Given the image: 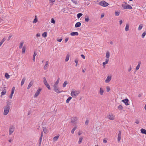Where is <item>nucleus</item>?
<instances>
[{"mask_svg": "<svg viewBox=\"0 0 146 146\" xmlns=\"http://www.w3.org/2000/svg\"><path fill=\"white\" fill-rule=\"evenodd\" d=\"M9 104L7 102V105L4 107L3 115H6L9 113L10 109V107L9 106Z\"/></svg>", "mask_w": 146, "mask_h": 146, "instance_id": "obj_1", "label": "nucleus"}, {"mask_svg": "<svg viewBox=\"0 0 146 146\" xmlns=\"http://www.w3.org/2000/svg\"><path fill=\"white\" fill-rule=\"evenodd\" d=\"M80 92L79 91H76L74 90H72L71 93V95L73 98H75L79 94Z\"/></svg>", "mask_w": 146, "mask_h": 146, "instance_id": "obj_2", "label": "nucleus"}, {"mask_svg": "<svg viewBox=\"0 0 146 146\" xmlns=\"http://www.w3.org/2000/svg\"><path fill=\"white\" fill-rule=\"evenodd\" d=\"M53 90L57 93H59L62 92V90H60L58 86H53Z\"/></svg>", "mask_w": 146, "mask_h": 146, "instance_id": "obj_3", "label": "nucleus"}, {"mask_svg": "<svg viewBox=\"0 0 146 146\" xmlns=\"http://www.w3.org/2000/svg\"><path fill=\"white\" fill-rule=\"evenodd\" d=\"M108 119L110 120H113L115 119V115L112 113L108 114L107 116Z\"/></svg>", "mask_w": 146, "mask_h": 146, "instance_id": "obj_4", "label": "nucleus"}, {"mask_svg": "<svg viewBox=\"0 0 146 146\" xmlns=\"http://www.w3.org/2000/svg\"><path fill=\"white\" fill-rule=\"evenodd\" d=\"M99 5L102 6L106 7L109 5V4L108 3L106 2L105 1H100L99 3Z\"/></svg>", "mask_w": 146, "mask_h": 146, "instance_id": "obj_5", "label": "nucleus"}, {"mask_svg": "<svg viewBox=\"0 0 146 146\" xmlns=\"http://www.w3.org/2000/svg\"><path fill=\"white\" fill-rule=\"evenodd\" d=\"M15 127L13 126H10L9 129V135H11L14 132L15 130Z\"/></svg>", "mask_w": 146, "mask_h": 146, "instance_id": "obj_6", "label": "nucleus"}, {"mask_svg": "<svg viewBox=\"0 0 146 146\" xmlns=\"http://www.w3.org/2000/svg\"><path fill=\"white\" fill-rule=\"evenodd\" d=\"M122 7L124 9H132V7L130 5H125L124 4H122Z\"/></svg>", "mask_w": 146, "mask_h": 146, "instance_id": "obj_7", "label": "nucleus"}, {"mask_svg": "<svg viewBox=\"0 0 146 146\" xmlns=\"http://www.w3.org/2000/svg\"><path fill=\"white\" fill-rule=\"evenodd\" d=\"M41 89L39 88L37 90L36 92L35 93V95L34 96V98L36 97L40 94V92L41 91Z\"/></svg>", "mask_w": 146, "mask_h": 146, "instance_id": "obj_8", "label": "nucleus"}, {"mask_svg": "<svg viewBox=\"0 0 146 146\" xmlns=\"http://www.w3.org/2000/svg\"><path fill=\"white\" fill-rule=\"evenodd\" d=\"M111 76H108L105 80V82L106 83H108L111 80Z\"/></svg>", "mask_w": 146, "mask_h": 146, "instance_id": "obj_9", "label": "nucleus"}, {"mask_svg": "<svg viewBox=\"0 0 146 146\" xmlns=\"http://www.w3.org/2000/svg\"><path fill=\"white\" fill-rule=\"evenodd\" d=\"M121 131H119L118 135L117 141L118 142H119L121 140Z\"/></svg>", "mask_w": 146, "mask_h": 146, "instance_id": "obj_10", "label": "nucleus"}, {"mask_svg": "<svg viewBox=\"0 0 146 146\" xmlns=\"http://www.w3.org/2000/svg\"><path fill=\"white\" fill-rule=\"evenodd\" d=\"M122 101L124 103L126 106H128L129 104L128 103L129 100L127 99H125L124 100H123Z\"/></svg>", "mask_w": 146, "mask_h": 146, "instance_id": "obj_11", "label": "nucleus"}, {"mask_svg": "<svg viewBox=\"0 0 146 146\" xmlns=\"http://www.w3.org/2000/svg\"><path fill=\"white\" fill-rule=\"evenodd\" d=\"M104 92V89L102 87L100 88L99 90V94L101 95H102Z\"/></svg>", "mask_w": 146, "mask_h": 146, "instance_id": "obj_12", "label": "nucleus"}, {"mask_svg": "<svg viewBox=\"0 0 146 146\" xmlns=\"http://www.w3.org/2000/svg\"><path fill=\"white\" fill-rule=\"evenodd\" d=\"M48 62L47 61L46 62L45 64L44 67V68L45 70H47L48 67Z\"/></svg>", "mask_w": 146, "mask_h": 146, "instance_id": "obj_13", "label": "nucleus"}, {"mask_svg": "<svg viewBox=\"0 0 146 146\" xmlns=\"http://www.w3.org/2000/svg\"><path fill=\"white\" fill-rule=\"evenodd\" d=\"M33 84V80H31L28 86L27 87V89H29L32 86Z\"/></svg>", "mask_w": 146, "mask_h": 146, "instance_id": "obj_14", "label": "nucleus"}, {"mask_svg": "<svg viewBox=\"0 0 146 146\" xmlns=\"http://www.w3.org/2000/svg\"><path fill=\"white\" fill-rule=\"evenodd\" d=\"M77 118L76 117L72 119L71 122L73 123L74 124H76V121H77Z\"/></svg>", "mask_w": 146, "mask_h": 146, "instance_id": "obj_15", "label": "nucleus"}, {"mask_svg": "<svg viewBox=\"0 0 146 146\" xmlns=\"http://www.w3.org/2000/svg\"><path fill=\"white\" fill-rule=\"evenodd\" d=\"M70 35L72 36H78V33L77 32H73L71 33Z\"/></svg>", "mask_w": 146, "mask_h": 146, "instance_id": "obj_16", "label": "nucleus"}, {"mask_svg": "<svg viewBox=\"0 0 146 146\" xmlns=\"http://www.w3.org/2000/svg\"><path fill=\"white\" fill-rule=\"evenodd\" d=\"M141 64V62L140 61H139L138 62V64L136 67V70H137L139 69Z\"/></svg>", "mask_w": 146, "mask_h": 146, "instance_id": "obj_17", "label": "nucleus"}, {"mask_svg": "<svg viewBox=\"0 0 146 146\" xmlns=\"http://www.w3.org/2000/svg\"><path fill=\"white\" fill-rule=\"evenodd\" d=\"M42 129L44 133H47L48 132V130L46 127H43Z\"/></svg>", "mask_w": 146, "mask_h": 146, "instance_id": "obj_18", "label": "nucleus"}, {"mask_svg": "<svg viewBox=\"0 0 146 146\" xmlns=\"http://www.w3.org/2000/svg\"><path fill=\"white\" fill-rule=\"evenodd\" d=\"M83 137H82L81 136L80 137V138H79V141H78V143L79 144H80L82 143V141L83 140Z\"/></svg>", "mask_w": 146, "mask_h": 146, "instance_id": "obj_19", "label": "nucleus"}, {"mask_svg": "<svg viewBox=\"0 0 146 146\" xmlns=\"http://www.w3.org/2000/svg\"><path fill=\"white\" fill-rule=\"evenodd\" d=\"M81 25V23L79 22L77 23L75 25V27H79Z\"/></svg>", "mask_w": 146, "mask_h": 146, "instance_id": "obj_20", "label": "nucleus"}, {"mask_svg": "<svg viewBox=\"0 0 146 146\" xmlns=\"http://www.w3.org/2000/svg\"><path fill=\"white\" fill-rule=\"evenodd\" d=\"M110 56V53L109 51H107L106 52V58H109Z\"/></svg>", "mask_w": 146, "mask_h": 146, "instance_id": "obj_21", "label": "nucleus"}, {"mask_svg": "<svg viewBox=\"0 0 146 146\" xmlns=\"http://www.w3.org/2000/svg\"><path fill=\"white\" fill-rule=\"evenodd\" d=\"M129 25L128 24H127L125 28V30L126 31H129Z\"/></svg>", "mask_w": 146, "mask_h": 146, "instance_id": "obj_22", "label": "nucleus"}, {"mask_svg": "<svg viewBox=\"0 0 146 146\" xmlns=\"http://www.w3.org/2000/svg\"><path fill=\"white\" fill-rule=\"evenodd\" d=\"M141 132L143 134L146 135V130L143 129H142L141 130Z\"/></svg>", "mask_w": 146, "mask_h": 146, "instance_id": "obj_23", "label": "nucleus"}, {"mask_svg": "<svg viewBox=\"0 0 146 146\" xmlns=\"http://www.w3.org/2000/svg\"><path fill=\"white\" fill-rule=\"evenodd\" d=\"M25 80L26 79L25 78H23L21 82V86H22L23 85Z\"/></svg>", "mask_w": 146, "mask_h": 146, "instance_id": "obj_24", "label": "nucleus"}, {"mask_svg": "<svg viewBox=\"0 0 146 146\" xmlns=\"http://www.w3.org/2000/svg\"><path fill=\"white\" fill-rule=\"evenodd\" d=\"M60 81V78H58L56 82H55V84L53 86H58Z\"/></svg>", "mask_w": 146, "mask_h": 146, "instance_id": "obj_25", "label": "nucleus"}, {"mask_svg": "<svg viewBox=\"0 0 146 146\" xmlns=\"http://www.w3.org/2000/svg\"><path fill=\"white\" fill-rule=\"evenodd\" d=\"M36 53L35 52L33 56V60L34 61H35V56H36Z\"/></svg>", "mask_w": 146, "mask_h": 146, "instance_id": "obj_26", "label": "nucleus"}, {"mask_svg": "<svg viewBox=\"0 0 146 146\" xmlns=\"http://www.w3.org/2000/svg\"><path fill=\"white\" fill-rule=\"evenodd\" d=\"M5 76L7 78V79H8L10 78V76L9 75L8 73H6L5 74Z\"/></svg>", "mask_w": 146, "mask_h": 146, "instance_id": "obj_27", "label": "nucleus"}, {"mask_svg": "<svg viewBox=\"0 0 146 146\" xmlns=\"http://www.w3.org/2000/svg\"><path fill=\"white\" fill-rule=\"evenodd\" d=\"M24 42H21L20 43L19 48L20 49H21L22 48V46L23 45Z\"/></svg>", "mask_w": 146, "mask_h": 146, "instance_id": "obj_28", "label": "nucleus"}, {"mask_svg": "<svg viewBox=\"0 0 146 146\" xmlns=\"http://www.w3.org/2000/svg\"><path fill=\"white\" fill-rule=\"evenodd\" d=\"M68 84V82L67 81H65L63 84L62 86L63 87H65L66 86V85Z\"/></svg>", "mask_w": 146, "mask_h": 146, "instance_id": "obj_29", "label": "nucleus"}, {"mask_svg": "<svg viewBox=\"0 0 146 146\" xmlns=\"http://www.w3.org/2000/svg\"><path fill=\"white\" fill-rule=\"evenodd\" d=\"M69 57L70 56L68 54H67L66 55V57L65 60V61L66 62H67L69 58Z\"/></svg>", "mask_w": 146, "mask_h": 146, "instance_id": "obj_30", "label": "nucleus"}, {"mask_svg": "<svg viewBox=\"0 0 146 146\" xmlns=\"http://www.w3.org/2000/svg\"><path fill=\"white\" fill-rule=\"evenodd\" d=\"M26 50V48L25 46H24L23 48L22 49V54H24L25 53Z\"/></svg>", "mask_w": 146, "mask_h": 146, "instance_id": "obj_31", "label": "nucleus"}, {"mask_svg": "<svg viewBox=\"0 0 146 146\" xmlns=\"http://www.w3.org/2000/svg\"><path fill=\"white\" fill-rule=\"evenodd\" d=\"M43 82L45 84V85L46 84H48V83H47V80L46 79V78L45 77L43 78Z\"/></svg>", "mask_w": 146, "mask_h": 146, "instance_id": "obj_32", "label": "nucleus"}, {"mask_svg": "<svg viewBox=\"0 0 146 146\" xmlns=\"http://www.w3.org/2000/svg\"><path fill=\"white\" fill-rule=\"evenodd\" d=\"M47 33L46 32H44V33H43L42 35V36L43 37L45 38L47 36Z\"/></svg>", "mask_w": 146, "mask_h": 146, "instance_id": "obj_33", "label": "nucleus"}, {"mask_svg": "<svg viewBox=\"0 0 146 146\" xmlns=\"http://www.w3.org/2000/svg\"><path fill=\"white\" fill-rule=\"evenodd\" d=\"M59 137V136H55L53 138V140L54 141H56L58 139Z\"/></svg>", "mask_w": 146, "mask_h": 146, "instance_id": "obj_34", "label": "nucleus"}, {"mask_svg": "<svg viewBox=\"0 0 146 146\" xmlns=\"http://www.w3.org/2000/svg\"><path fill=\"white\" fill-rule=\"evenodd\" d=\"M82 14L81 13H78L77 15V17L78 19H79L81 16L82 15Z\"/></svg>", "mask_w": 146, "mask_h": 146, "instance_id": "obj_35", "label": "nucleus"}, {"mask_svg": "<svg viewBox=\"0 0 146 146\" xmlns=\"http://www.w3.org/2000/svg\"><path fill=\"white\" fill-rule=\"evenodd\" d=\"M72 99V98L71 97H69L68 99H67V100H66V102L67 103H68L70 100Z\"/></svg>", "mask_w": 146, "mask_h": 146, "instance_id": "obj_36", "label": "nucleus"}, {"mask_svg": "<svg viewBox=\"0 0 146 146\" xmlns=\"http://www.w3.org/2000/svg\"><path fill=\"white\" fill-rule=\"evenodd\" d=\"M76 127H74L73 129H72L71 131V133L72 134H73L74 133V131L76 129Z\"/></svg>", "mask_w": 146, "mask_h": 146, "instance_id": "obj_37", "label": "nucleus"}, {"mask_svg": "<svg viewBox=\"0 0 146 146\" xmlns=\"http://www.w3.org/2000/svg\"><path fill=\"white\" fill-rule=\"evenodd\" d=\"M118 108L119 110H122L123 107L121 105H119L118 107Z\"/></svg>", "mask_w": 146, "mask_h": 146, "instance_id": "obj_38", "label": "nucleus"}, {"mask_svg": "<svg viewBox=\"0 0 146 146\" xmlns=\"http://www.w3.org/2000/svg\"><path fill=\"white\" fill-rule=\"evenodd\" d=\"M15 87H13L12 89V90H11V94H13L14 92H15Z\"/></svg>", "mask_w": 146, "mask_h": 146, "instance_id": "obj_39", "label": "nucleus"}, {"mask_svg": "<svg viewBox=\"0 0 146 146\" xmlns=\"http://www.w3.org/2000/svg\"><path fill=\"white\" fill-rule=\"evenodd\" d=\"M74 61L76 63V66H77L78 63V58H76L75 60Z\"/></svg>", "mask_w": 146, "mask_h": 146, "instance_id": "obj_40", "label": "nucleus"}, {"mask_svg": "<svg viewBox=\"0 0 146 146\" xmlns=\"http://www.w3.org/2000/svg\"><path fill=\"white\" fill-rule=\"evenodd\" d=\"M6 93V90H4L3 91L1 92V95H3L5 94Z\"/></svg>", "mask_w": 146, "mask_h": 146, "instance_id": "obj_41", "label": "nucleus"}, {"mask_svg": "<svg viewBox=\"0 0 146 146\" xmlns=\"http://www.w3.org/2000/svg\"><path fill=\"white\" fill-rule=\"evenodd\" d=\"M120 12L119 11H115V15L116 16H118L119 15Z\"/></svg>", "mask_w": 146, "mask_h": 146, "instance_id": "obj_42", "label": "nucleus"}, {"mask_svg": "<svg viewBox=\"0 0 146 146\" xmlns=\"http://www.w3.org/2000/svg\"><path fill=\"white\" fill-rule=\"evenodd\" d=\"M143 27V25L142 24L140 25L138 27V30L140 31Z\"/></svg>", "mask_w": 146, "mask_h": 146, "instance_id": "obj_43", "label": "nucleus"}, {"mask_svg": "<svg viewBox=\"0 0 146 146\" xmlns=\"http://www.w3.org/2000/svg\"><path fill=\"white\" fill-rule=\"evenodd\" d=\"M45 85L47 87V88H48V90H50L51 89L48 83Z\"/></svg>", "mask_w": 146, "mask_h": 146, "instance_id": "obj_44", "label": "nucleus"}, {"mask_svg": "<svg viewBox=\"0 0 146 146\" xmlns=\"http://www.w3.org/2000/svg\"><path fill=\"white\" fill-rule=\"evenodd\" d=\"M146 34V32H144V33H143L141 35V37L142 38H144Z\"/></svg>", "mask_w": 146, "mask_h": 146, "instance_id": "obj_45", "label": "nucleus"}, {"mask_svg": "<svg viewBox=\"0 0 146 146\" xmlns=\"http://www.w3.org/2000/svg\"><path fill=\"white\" fill-rule=\"evenodd\" d=\"M89 20V18L87 16L86 18H85V21L86 22H88Z\"/></svg>", "mask_w": 146, "mask_h": 146, "instance_id": "obj_46", "label": "nucleus"}, {"mask_svg": "<svg viewBox=\"0 0 146 146\" xmlns=\"http://www.w3.org/2000/svg\"><path fill=\"white\" fill-rule=\"evenodd\" d=\"M51 23L53 24H55V21L53 18H52L51 21Z\"/></svg>", "mask_w": 146, "mask_h": 146, "instance_id": "obj_47", "label": "nucleus"}, {"mask_svg": "<svg viewBox=\"0 0 146 146\" xmlns=\"http://www.w3.org/2000/svg\"><path fill=\"white\" fill-rule=\"evenodd\" d=\"M110 90V88L109 86H107L106 87V91L107 92H109Z\"/></svg>", "mask_w": 146, "mask_h": 146, "instance_id": "obj_48", "label": "nucleus"}, {"mask_svg": "<svg viewBox=\"0 0 146 146\" xmlns=\"http://www.w3.org/2000/svg\"><path fill=\"white\" fill-rule=\"evenodd\" d=\"M37 22V20L36 19V18H35V19H34L33 21V23H36Z\"/></svg>", "mask_w": 146, "mask_h": 146, "instance_id": "obj_49", "label": "nucleus"}, {"mask_svg": "<svg viewBox=\"0 0 146 146\" xmlns=\"http://www.w3.org/2000/svg\"><path fill=\"white\" fill-rule=\"evenodd\" d=\"M71 1L72 2H73V3H74L75 4H77V2L76 1L74 0H71Z\"/></svg>", "mask_w": 146, "mask_h": 146, "instance_id": "obj_50", "label": "nucleus"}, {"mask_svg": "<svg viewBox=\"0 0 146 146\" xmlns=\"http://www.w3.org/2000/svg\"><path fill=\"white\" fill-rule=\"evenodd\" d=\"M57 40L58 42H60L62 40V38H58L57 39Z\"/></svg>", "mask_w": 146, "mask_h": 146, "instance_id": "obj_51", "label": "nucleus"}, {"mask_svg": "<svg viewBox=\"0 0 146 146\" xmlns=\"http://www.w3.org/2000/svg\"><path fill=\"white\" fill-rule=\"evenodd\" d=\"M88 122H89V121L88 120H86L85 121V124L86 125H88Z\"/></svg>", "mask_w": 146, "mask_h": 146, "instance_id": "obj_52", "label": "nucleus"}, {"mask_svg": "<svg viewBox=\"0 0 146 146\" xmlns=\"http://www.w3.org/2000/svg\"><path fill=\"white\" fill-rule=\"evenodd\" d=\"M103 142L104 143H106L107 142V140L105 139H104L103 140Z\"/></svg>", "mask_w": 146, "mask_h": 146, "instance_id": "obj_53", "label": "nucleus"}, {"mask_svg": "<svg viewBox=\"0 0 146 146\" xmlns=\"http://www.w3.org/2000/svg\"><path fill=\"white\" fill-rule=\"evenodd\" d=\"M132 69V68H131V66H130L128 69V71L129 72H130Z\"/></svg>", "mask_w": 146, "mask_h": 146, "instance_id": "obj_54", "label": "nucleus"}, {"mask_svg": "<svg viewBox=\"0 0 146 146\" xmlns=\"http://www.w3.org/2000/svg\"><path fill=\"white\" fill-rule=\"evenodd\" d=\"M12 35H10L9 36V37H8V39H7V40H8V41L9 40H10V38H11V37H12Z\"/></svg>", "mask_w": 146, "mask_h": 146, "instance_id": "obj_55", "label": "nucleus"}, {"mask_svg": "<svg viewBox=\"0 0 146 146\" xmlns=\"http://www.w3.org/2000/svg\"><path fill=\"white\" fill-rule=\"evenodd\" d=\"M43 135V132H42L41 133V136H40V138L42 139Z\"/></svg>", "mask_w": 146, "mask_h": 146, "instance_id": "obj_56", "label": "nucleus"}, {"mask_svg": "<svg viewBox=\"0 0 146 146\" xmlns=\"http://www.w3.org/2000/svg\"><path fill=\"white\" fill-rule=\"evenodd\" d=\"M13 139L12 138H11L8 141L9 142L11 143L13 141Z\"/></svg>", "mask_w": 146, "mask_h": 146, "instance_id": "obj_57", "label": "nucleus"}, {"mask_svg": "<svg viewBox=\"0 0 146 146\" xmlns=\"http://www.w3.org/2000/svg\"><path fill=\"white\" fill-rule=\"evenodd\" d=\"M68 39L69 38H66L65 39V42H66L68 40Z\"/></svg>", "mask_w": 146, "mask_h": 146, "instance_id": "obj_58", "label": "nucleus"}, {"mask_svg": "<svg viewBox=\"0 0 146 146\" xmlns=\"http://www.w3.org/2000/svg\"><path fill=\"white\" fill-rule=\"evenodd\" d=\"M81 57L83 58L84 59H85V56L84 55H83V54H81Z\"/></svg>", "mask_w": 146, "mask_h": 146, "instance_id": "obj_59", "label": "nucleus"}, {"mask_svg": "<svg viewBox=\"0 0 146 146\" xmlns=\"http://www.w3.org/2000/svg\"><path fill=\"white\" fill-rule=\"evenodd\" d=\"M108 63H107V62L105 61V62H103V66H104V65H105L106 64H107Z\"/></svg>", "mask_w": 146, "mask_h": 146, "instance_id": "obj_60", "label": "nucleus"}, {"mask_svg": "<svg viewBox=\"0 0 146 146\" xmlns=\"http://www.w3.org/2000/svg\"><path fill=\"white\" fill-rule=\"evenodd\" d=\"M135 123L137 124H138L139 123V121L137 119L135 121Z\"/></svg>", "mask_w": 146, "mask_h": 146, "instance_id": "obj_61", "label": "nucleus"}, {"mask_svg": "<svg viewBox=\"0 0 146 146\" xmlns=\"http://www.w3.org/2000/svg\"><path fill=\"white\" fill-rule=\"evenodd\" d=\"M40 33H37L36 35V36L37 37H40Z\"/></svg>", "mask_w": 146, "mask_h": 146, "instance_id": "obj_62", "label": "nucleus"}, {"mask_svg": "<svg viewBox=\"0 0 146 146\" xmlns=\"http://www.w3.org/2000/svg\"><path fill=\"white\" fill-rule=\"evenodd\" d=\"M13 94H11V95H10V96H9L10 98V99L12 98Z\"/></svg>", "mask_w": 146, "mask_h": 146, "instance_id": "obj_63", "label": "nucleus"}, {"mask_svg": "<svg viewBox=\"0 0 146 146\" xmlns=\"http://www.w3.org/2000/svg\"><path fill=\"white\" fill-rule=\"evenodd\" d=\"M122 23H123V21H122V20H120L119 21V24L120 25H121Z\"/></svg>", "mask_w": 146, "mask_h": 146, "instance_id": "obj_64", "label": "nucleus"}]
</instances>
